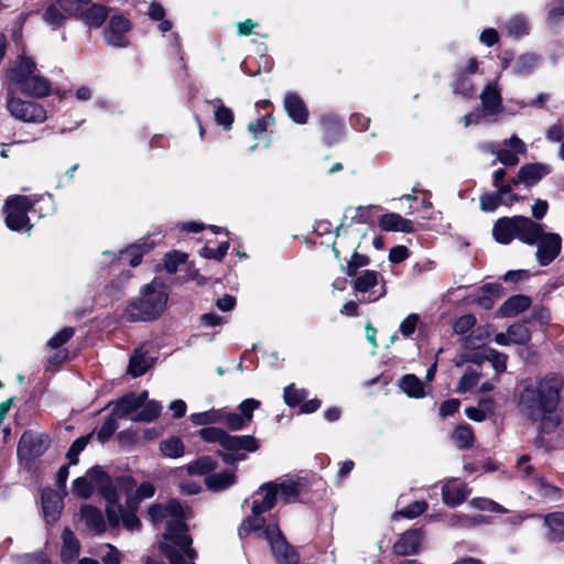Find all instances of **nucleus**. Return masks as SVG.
<instances>
[{
  "mask_svg": "<svg viewBox=\"0 0 564 564\" xmlns=\"http://www.w3.org/2000/svg\"><path fill=\"white\" fill-rule=\"evenodd\" d=\"M563 389V380L556 375H547L535 381L524 382L518 391L519 412L527 419L539 422L536 442L544 446V434H552L561 423L557 405Z\"/></svg>",
  "mask_w": 564,
  "mask_h": 564,
  "instance_id": "1",
  "label": "nucleus"
},
{
  "mask_svg": "<svg viewBox=\"0 0 564 564\" xmlns=\"http://www.w3.org/2000/svg\"><path fill=\"white\" fill-rule=\"evenodd\" d=\"M54 212L51 195H11L3 204L6 226L12 231L31 234L32 224L29 213H40L44 216Z\"/></svg>",
  "mask_w": 564,
  "mask_h": 564,
  "instance_id": "2",
  "label": "nucleus"
},
{
  "mask_svg": "<svg viewBox=\"0 0 564 564\" xmlns=\"http://www.w3.org/2000/svg\"><path fill=\"white\" fill-rule=\"evenodd\" d=\"M199 436L208 443H217L219 449L217 454L221 459L232 465L245 460L247 455L243 452L253 453L259 448V442L251 435H231L218 427H204L199 431Z\"/></svg>",
  "mask_w": 564,
  "mask_h": 564,
  "instance_id": "3",
  "label": "nucleus"
},
{
  "mask_svg": "<svg viewBox=\"0 0 564 564\" xmlns=\"http://www.w3.org/2000/svg\"><path fill=\"white\" fill-rule=\"evenodd\" d=\"M169 294L163 283L153 280L140 290L139 297L127 308L131 321H150L159 317L166 308Z\"/></svg>",
  "mask_w": 564,
  "mask_h": 564,
  "instance_id": "4",
  "label": "nucleus"
},
{
  "mask_svg": "<svg viewBox=\"0 0 564 564\" xmlns=\"http://www.w3.org/2000/svg\"><path fill=\"white\" fill-rule=\"evenodd\" d=\"M8 78L22 94L42 98L50 94V82L36 72V65L31 57L20 55L8 69Z\"/></svg>",
  "mask_w": 564,
  "mask_h": 564,
  "instance_id": "5",
  "label": "nucleus"
},
{
  "mask_svg": "<svg viewBox=\"0 0 564 564\" xmlns=\"http://www.w3.org/2000/svg\"><path fill=\"white\" fill-rule=\"evenodd\" d=\"M543 229V225L524 216L502 217L494 224L492 237L501 245H508L513 239L534 245Z\"/></svg>",
  "mask_w": 564,
  "mask_h": 564,
  "instance_id": "6",
  "label": "nucleus"
},
{
  "mask_svg": "<svg viewBox=\"0 0 564 564\" xmlns=\"http://www.w3.org/2000/svg\"><path fill=\"white\" fill-rule=\"evenodd\" d=\"M132 487L133 485L130 478H118L116 480H110L106 474L105 481L99 485L98 490L107 501L106 512L108 523L113 528L119 527V514L116 507L118 506L121 496L128 495L129 491L132 490Z\"/></svg>",
  "mask_w": 564,
  "mask_h": 564,
  "instance_id": "7",
  "label": "nucleus"
},
{
  "mask_svg": "<svg viewBox=\"0 0 564 564\" xmlns=\"http://www.w3.org/2000/svg\"><path fill=\"white\" fill-rule=\"evenodd\" d=\"M7 110L13 118L29 123L39 124L47 119V111L42 105L14 96L8 97Z\"/></svg>",
  "mask_w": 564,
  "mask_h": 564,
  "instance_id": "8",
  "label": "nucleus"
},
{
  "mask_svg": "<svg viewBox=\"0 0 564 564\" xmlns=\"http://www.w3.org/2000/svg\"><path fill=\"white\" fill-rule=\"evenodd\" d=\"M265 539L271 544L273 555L276 561L282 564H295L297 561L294 550L288 544L282 536L281 531L275 525H268L263 530Z\"/></svg>",
  "mask_w": 564,
  "mask_h": 564,
  "instance_id": "9",
  "label": "nucleus"
},
{
  "mask_svg": "<svg viewBox=\"0 0 564 564\" xmlns=\"http://www.w3.org/2000/svg\"><path fill=\"white\" fill-rule=\"evenodd\" d=\"M536 245L535 258L541 265L550 264L561 252L562 239L557 234L542 230Z\"/></svg>",
  "mask_w": 564,
  "mask_h": 564,
  "instance_id": "10",
  "label": "nucleus"
},
{
  "mask_svg": "<svg viewBox=\"0 0 564 564\" xmlns=\"http://www.w3.org/2000/svg\"><path fill=\"white\" fill-rule=\"evenodd\" d=\"M105 481V473L99 467L90 468L84 476L74 479L72 482V491L79 498H89L95 489H99V485Z\"/></svg>",
  "mask_w": 564,
  "mask_h": 564,
  "instance_id": "11",
  "label": "nucleus"
},
{
  "mask_svg": "<svg viewBox=\"0 0 564 564\" xmlns=\"http://www.w3.org/2000/svg\"><path fill=\"white\" fill-rule=\"evenodd\" d=\"M130 28V22L123 15H112L104 30V40L113 47H124L129 43L127 33Z\"/></svg>",
  "mask_w": 564,
  "mask_h": 564,
  "instance_id": "12",
  "label": "nucleus"
},
{
  "mask_svg": "<svg viewBox=\"0 0 564 564\" xmlns=\"http://www.w3.org/2000/svg\"><path fill=\"white\" fill-rule=\"evenodd\" d=\"M48 446V440L44 434L25 432L18 445V455L21 459H31L42 455Z\"/></svg>",
  "mask_w": 564,
  "mask_h": 564,
  "instance_id": "13",
  "label": "nucleus"
},
{
  "mask_svg": "<svg viewBox=\"0 0 564 564\" xmlns=\"http://www.w3.org/2000/svg\"><path fill=\"white\" fill-rule=\"evenodd\" d=\"M503 149L496 150L490 144V152L497 156V160L507 166L517 165L519 162L518 154H524L527 147L517 135H511L503 141Z\"/></svg>",
  "mask_w": 564,
  "mask_h": 564,
  "instance_id": "14",
  "label": "nucleus"
},
{
  "mask_svg": "<svg viewBox=\"0 0 564 564\" xmlns=\"http://www.w3.org/2000/svg\"><path fill=\"white\" fill-rule=\"evenodd\" d=\"M481 373L473 368H467L457 386V392H489L494 390L495 382L487 380L480 383Z\"/></svg>",
  "mask_w": 564,
  "mask_h": 564,
  "instance_id": "15",
  "label": "nucleus"
},
{
  "mask_svg": "<svg viewBox=\"0 0 564 564\" xmlns=\"http://www.w3.org/2000/svg\"><path fill=\"white\" fill-rule=\"evenodd\" d=\"M484 116H494L502 111L500 89L496 80L488 83L480 94Z\"/></svg>",
  "mask_w": 564,
  "mask_h": 564,
  "instance_id": "16",
  "label": "nucleus"
},
{
  "mask_svg": "<svg viewBox=\"0 0 564 564\" xmlns=\"http://www.w3.org/2000/svg\"><path fill=\"white\" fill-rule=\"evenodd\" d=\"M278 492L272 481L265 482L254 492L251 511L253 513H263L272 509L276 502Z\"/></svg>",
  "mask_w": 564,
  "mask_h": 564,
  "instance_id": "17",
  "label": "nucleus"
},
{
  "mask_svg": "<svg viewBox=\"0 0 564 564\" xmlns=\"http://www.w3.org/2000/svg\"><path fill=\"white\" fill-rule=\"evenodd\" d=\"M147 399V391L140 394L131 393L124 395L115 403L112 409L113 416H117L118 419L129 416L132 420V416L138 413L139 409Z\"/></svg>",
  "mask_w": 564,
  "mask_h": 564,
  "instance_id": "18",
  "label": "nucleus"
},
{
  "mask_svg": "<svg viewBox=\"0 0 564 564\" xmlns=\"http://www.w3.org/2000/svg\"><path fill=\"white\" fill-rule=\"evenodd\" d=\"M466 484L457 479H448L442 487V499L446 506L456 507L469 496Z\"/></svg>",
  "mask_w": 564,
  "mask_h": 564,
  "instance_id": "19",
  "label": "nucleus"
},
{
  "mask_svg": "<svg viewBox=\"0 0 564 564\" xmlns=\"http://www.w3.org/2000/svg\"><path fill=\"white\" fill-rule=\"evenodd\" d=\"M550 173V167L542 163H530L520 167L518 171L517 177H514L511 182L513 185H518L520 183L525 186L535 185L543 176Z\"/></svg>",
  "mask_w": 564,
  "mask_h": 564,
  "instance_id": "20",
  "label": "nucleus"
},
{
  "mask_svg": "<svg viewBox=\"0 0 564 564\" xmlns=\"http://www.w3.org/2000/svg\"><path fill=\"white\" fill-rule=\"evenodd\" d=\"M42 508L46 522H55L63 509V497L52 489L42 492Z\"/></svg>",
  "mask_w": 564,
  "mask_h": 564,
  "instance_id": "21",
  "label": "nucleus"
},
{
  "mask_svg": "<svg viewBox=\"0 0 564 564\" xmlns=\"http://www.w3.org/2000/svg\"><path fill=\"white\" fill-rule=\"evenodd\" d=\"M80 521L95 533L106 531L107 522L99 509L90 505H83L79 509Z\"/></svg>",
  "mask_w": 564,
  "mask_h": 564,
  "instance_id": "22",
  "label": "nucleus"
},
{
  "mask_svg": "<svg viewBox=\"0 0 564 564\" xmlns=\"http://www.w3.org/2000/svg\"><path fill=\"white\" fill-rule=\"evenodd\" d=\"M421 530H409L393 545V551L398 555H410L417 552L422 542Z\"/></svg>",
  "mask_w": 564,
  "mask_h": 564,
  "instance_id": "23",
  "label": "nucleus"
},
{
  "mask_svg": "<svg viewBox=\"0 0 564 564\" xmlns=\"http://www.w3.org/2000/svg\"><path fill=\"white\" fill-rule=\"evenodd\" d=\"M284 108L290 118L296 123H305L307 120V108L300 96L288 94L284 98Z\"/></svg>",
  "mask_w": 564,
  "mask_h": 564,
  "instance_id": "24",
  "label": "nucleus"
},
{
  "mask_svg": "<svg viewBox=\"0 0 564 564\" xmlns=\"http://www.w3.org/2000/svg\"><path fill=\"white\" fill-rule=\"evenodd\" d=\"M379 225L383 230L387 231H400V232H413L414 225L410 219L403 218L401 215L395 213H389L383 215Z\"/></svg>",
  "mask_w": 564,
  "mask_h": 564,
  "instance_id": "25",
  "label": "nucleus"
},
{
  "mask_svg": "<svg viewBox=\"0 0 564 564\" xmlns=\"http://www.w3.org/2000/svg\"><path fill=\"white\" fill-rule=\"evenodd\" d=\"M531 300L527 295H513L509 297L499 308V315L502 317H513L528 310Z\"/></svg>",
  "mask_w": 564,
  "mask_h": 564,
  "instance_id": "26",
  "label": "nucleus"
},
{
  "mask_svg": "<svg viewBox=\"0 0 564 564\" xmlns=\"http://www.w3.org/2000/svg\"><path fill=\"white\" fill-rule=\"evenodd\" d=\"M275 485V490L280 499L284 502L295 501L301 491V485L297 480L292 478L278 479L272 481Z\"/></svg>",
  "mask_w": 564,
  "mask_h": 564,
  "instance_id": "27",
  "label": "nucleus"
},
{
  "mask_svg": "<svg viewBox=\"0 0 564 564\" xmlns=\"http://www.w3.org/2000/svg\"><path fill=\"white\" fill-rule=\"evenodd\" d=\"M63 545L61 550V557L65 564L72 563L79 554V542L74 533L65 529L62 533Z\"/></svg>",
  "mask_w": 564,
  "mask_h": 564,
  "instance_id": "28",
  "label": "nucleus"
},
{
  "mask_svg": "<svg viewBox=\"0 0 564 564\" xmlns=\"http://www.w3.org/2000/svg\"><path fill=\"white\" fill-rule=\"evenodd\" d=\"M547 528V539L553 542L564 540V513L554 512L544 518Z\"/></svg>",
  "mask_w": 564,
  "mask_h": 564,
  "instance_id": "29",
  "label": "nucleus"
},
{
  "mask_svg": "<svg viewBox=\"0 0 564 564\" xmlns=\"http://www.w3.org/2000/svg\"><path fill=\"white\" fill-rule=\"evenodd\" d=\"M236 482V475L234 471H221L209 475L205 478V484L208 489L214 491H221L231 487Z\"/></svg>",
  "mask_w": 564,
  "mask_h": 564,
  "instance_id": "30",
  "label": "nucleus"
},
{
  "mask_svg": "<svg viewBox=\"0 0 564 564\" xmlns=\"http://www.w3.org/2000/svg\"><path fill=\"white\" fill-rule=\"evenodd\" d=\"M400 389L410 398L421 399L425 395L423 382L414 375H405L400 380Z\"/></svg>",
  "mask_w": 564,
  "mask_h": 564,
  "instance_id": "31",
  "label": "nucleus"
},
{
  "mask_svg": "<svg viewBox=\"0 0 564 564\" xmlns=\"http://www.w3.org/2000/svg\"><path fill=\"white\" fill-rule=\"evenodd\" d=\"M68 14H66L58 6L57 1L47 6L43 13V21L53 30H57L63 26Z\"/></svg>",
  "mask_w": 564,
  "mask_h": 564,
  "instance_id": "32",
  "label": "nucleus"
},
{
  "mask_svg": "<svg viewBox=\"0 0 564 564\" xmlns=\"http://www.w3.org/2000/svg\"><path fill=\"white\" fill-rule=\"evenodd\" d=\"M84 19V22L90 28H99L105 22L108 10L104 6H88L84 9V12L80 13Z\"/></svg>",
  "mask_w": 564,
  "mask_h": 564,
  "instance_id": "33",
  "label": "nucleus"
},
{
  "mask_svg": "<svg viewBox=\"0 0 564 564\" xmlns=\"http://www.w3.org/2000/svg\"><path fill=\"white\" fill-rule=\"evenodd\" d=\"M273 123V118L271 116H263L257 120L254 123L249 124V131L253 135L254 139L259 140L263 148L269 147L270 139L267 135V129L270 124Z\"/></svg>",
  "mask_w": 564,
  "mask_h": 564,
  "instance_id": "34",
  "label": "nucleus"
},
{
  "mask_svg": "<svg viewBox=\"0 0 564 564\" xmlns=\"http://www.w3.org/2000/svg\"><path fill=\"white\" fill-rule=\"evenodd\" d=\"M264 523L265 520L262 517V513H253L251 511V514L241 522L238 529L239 536L245 538L252 532H260V535H264L263 531H261Z\"/></svg>",
  "mask_w": 564,
  "mask_h": 564,
  "instance_id": "35",
  "label": "nucleus"
},
{
  "mask_svg": "<svg viewBox=\"0 0 564 564\" xmlns=\"http://www.w3.org/2000/svg\"><path fill=\"white\" fill-rule=\"evenodd\" d=\"M379 273L371 270L362 271L354 280V289L359 293H367L378 285Z\"/></svg>",
  "mask_w": 564,
  "mask_h": 564,
  "instance_id": "36",
  "label": "nucleus"
},
{
  "mask_svg": "<svg viewBox=\"0 0 564 564\" xmlns=\"http://www.w3.org/2000/svg\"><path fill=\"white\" fill-rule=\"evenodd\" d=\"M161 405L156 401H144L138 413L132 416L135 422H151L159 417L161 413Z\"/></svg>",
  "mask_w": 564,
  "mask_h": 564,
  "instance_id": "37",
  "label": "nucleus"
},
{
  "mask_svg": "<svg viewBox=\"0 0 564 564\" xmlns=\"http://www.w3.org/2000/svg\"><path fill=\"white\" fill-rule=\"evenodd\" d=\"M161 453L170 458H178L184 454V444L178 437H170L160 443Z\"/></svg>",
  "mask_w": 564,
  "mask_h": 564,
  "instance_id": "38",
  "label": "nucleus"
},
{
  "mask_svg": "<svg viewBox=\"0 0 564 564\" xmlns=\"http://www.w3.org/2000/svg\"><path fill=\"white\" fill-rule=\"evenodd\" d=\"M216 466L217 463L212 457L203 456L189 463L186 466V470L189 475H205L214 470Z\"/></svg>",
  "mask_w": 564,
  "mask_h": 564,
  "instance_id": "39",
  "label": "nucleus"
},
{
  "mask_svg": "<svg viewBox=\"0 0 564 564\" xmlns=\"http://www.w3.org/2000/svg\"><path fill=\"white\" fill-rule=\"evenodd\" d=\"M224 415V409L220 410H209L199 413H193L191 415V421L195 425H208L221 422Z\"/></svg>",
  "mask_w": 564,
  "mask_h": 564,
  "instance_id": "40",
  "label": "nucleus"
},
{
  "mask_svg": "<svg viewBox=\"0 0 564 564\" xmlns=\"http://www.w3.org/2000/svg\"><path fill=\"white\" fill-rule=\"evenodd\" d=\"M539 65L538 57L533 54L521 55L513 64L512 70L516 75L531 73Z\"/></svg>",
  "mask_w": 564,
  "mask_h": 564,
  "instance_id": "41",
  "label": "nucleus"
},
{
  "mask_svg": "<svg viewBox=\"0 0 564 564\" xmlns=\"http://www.w3.org/2000/svg\"><path fill=\"white\" fill-rule=\"evenodd\" d=\"M453 441L459 448L469 447L475 441L473 430L468 425H459L453 432Z\"/></svg>",
  "mask_w": 564,
  "mask_h": 564,
  "instance_id": "42",
  "label": "nucleus"
},
{
  "mask_svg": "<svg viewBox=\"0 0 564 564\" xmlns=\"http://www.w3.org/2000/svg\"><path fill=\"white\" fill-rule=\"evenodd\" d=\"M151 366L149 359L141 352L135 351L130 359L128 372L132 377H139L143 375Z\"/></svg>",
  "mask_w": 564,
  "mask_h": 564,
  "instance_id": "43",
  "label": "nucleus"
},
{
  "mask_svg": "<svg viewBox=\"0 0 564 564\" xmlns=\"http://www.w3.org/2000/svg\"><path fill=\"white\" fill-rule=\"evenodd\" d=\"M145 245L131 246L121 251V259L127 261L130 265L135 267L141 262L142 256L149 251Z\"/></svg>",
  "mask_w": 564,
  "mask_h": 564,
  "instance_id": "44",
  "label": "nucleus"
},
{
  "mask_svg": "<svg viewBox=\"0 0 564 564\" xmlns=\"http://www.w3.org/2000/svg\"><path fill=\"white\" fill-rule=\"evenodd\" d=\"M509 337L512 344L523 345L530 340L531 334L524 324L516 323L508 327Z\"/></svg>",
  "mask_w": 564,
  "mask_h": 564,
  "instance_id": "45",
  "label": "nucleus"
},
{
  "mask_svg": "<svg viewBox=\"0 0 564 564\" xmlns=\"http://www.w3.org/2000/svg\"><path fill=\"white\" fill-rule=\"evenodd\" d=\"M215 121L225 129H230L234 122L232 111L225 107L220 100L215 101Z\"/></svg>",
  "mask_w": 564,
  "mask_h": 564,
  "instance_id": "46",
  "label": "nucleus"
},
{
  "mask_svg": "<svg viewBox=\"0 0 564 564\" xmlns=\"http://www.w3.org/2000/svg\"><path fill=\"white\" fill-rule=\"evenodd\" d=\"M155 494V487L151 482H142L137 489L135 497L127 498L129 508H134L141 500L149 499Z\"/></svg>",
  "mask_w": 564,
  "mask_h": 564,
  "instance_id": "47",
  "label": "nucleus"
},
{
  "mask_svg": "<svg viewBox=\"0 0 564 564\" xmlns=\"http://www.w3.org/2000/svg\"><path fill=\"white\" fill-rule=\"evenodd\" d=\"M427 508V503L425 501H415L414 503L408 506L404 509H401L393 513L392 518L394 520L399 519L400 517L413 519L420 514H422Z\"/></svg>",
  "mask_w": 564,
  "mask_h": 564,
  "instance_id": "48",
  "label": "nucleus"
},
{
  "mask_svg": "<svg viewBox=\"0 0 564 564\" xmlns=\"http://www.w3.org/2000/svg\"><path fill=\"white\" fill-rule=\"evenodd\" d=\"M454 91L463 96H469L475 91V85L465 73H458L455 83L453 84Z\"/></svg>",
  "mask_w": 564,
  "mask_h": 564,
  "instance_id": "49",
  "label": "nucleus"
},
{
  "mask_svg": "<svg viewBox=\"0 0 564 564\" xmlns=\"http://www.w3.org/2000/svg\"><path fill=\"white\" fill-rule=\"evenodd\" d=\"M90 0H57L58 6L62 10L70 15L80 14L84 9L89 4Z\"/></svg>",
  "mask_w": 564,
  "mask_h": 564,
  "instance_id": "50",
  "label": "nucleus"
},
{
  "mask_svg": "<svg viewBox=\"0 0 564 564\" xmlns=\"http://www.w3.org/2000/svg\"><path fill=\"white\" fill-rule=\"evenodd\" d=\"M307 397L305 390H300L290 384L284 389V401L289 406H295L300 404Z\"/></svg>",
  "mask_w": 564,
  "mask_h": 564,
  "instance_id": "51",
  "label": "nucleus"
},
{
  "mask_svg": "<svg viewBox=\"0 0 564 564\" xmlns=\"http://www.w3.org/2000/svg\"><path fill=\"white\" fill-rule=\"evenodd\" d=\"M186 253L180 251H171L165 254L164 268L169 273H174L181 263L185 262Z\"/></svg>",
  "mask_w": 564,
  "mask_h": 564,
  "instance_id": "52",
  "label": "nucleus"
},
{
  "mask_svg": "<svg viewBox=\"0 0 564 564\" xmlns=\"http://www.w3.org/2000/svg\"><path fill=\"white\" fill-rule=\"evenodd\" d=\"M117 512L119 514V524L121 523L129 531L140 529V520L133 512L124 511L121 506H118Z\"/></svg>",
  "mask_w": 564,
  "mask_h": 564,
  "instance_id": "53",
  "label": "nucleus"
},
{
  "mask_svg": "<svg viewBox=\"0 0 564 564\" xmlns=\"http://www.w3.org/2000/svg\"><path fill=\"white\" fill-rule=\"evenodd\" d=\"M486 351L485 358L491 362L497 376L502 373L507 368V356L494 349Z\"/></svg>",
  "mask_w": 564,
  "mask_h": 564,
  "instance_id": "54",
  "label": "nucleus"
},
{
  "mask_svg": "<svg viewBox=\"0 0 564 564\" xmlns=\"http://www.w3.org/2000/svg\"><path fill=\"white\" fill-rule=\"evenodd\" d=\"M89 438H90L89 435L82 436L73 443V445L70 446V448L68 449V452L66 454V456L69 460V465L77 464V462H78L77 456L87 446Z\"/></svg>",
  "mask_w": 564,
  "mask_h": 564,
  "instance_id": "55",
  "label": "nucleus"
},
{
  "mask_svg": "<svg viewBox=\"0 0 564 564\" xmlns=\"http://www.w3.org/2000/svg\"><path fill=\"white\" fill-rule=\"evenodd\" d=\"M117 416L111 412L110 416L100 426L97 436L101 442L108 440L118 429Z\"/></svg>",
  "mask_w": 564,
  "mask_h": 564,
  "instance_id": "56",
  "label": "nucleus"
},
{
  "mask_svg": "<svg viewBox=\"0 0 564 564\" xmlns=\"http://www.w3.org/2000/svg\"><path fill=\"white\" fill-rule=\"evenodd\" d=\"M259 406L260 401L256 399H246L239 404V414L245 419L247 424L252 420L253 411L259 409Z\"/></svg>",
  "mask_w": 564,
  "mask_h": 564,
  "instance_id": "57",
  "label": "nucleus"
},
{
  "mask_svg": "<svg viewBox=\"0 0 564 564\" xmlns=\"http://www.w3.org/2000/svg\"><path fill=\"white\" fill-rule=\"evenodd\" d=\"M228 429L239 431L247 426V423L239 413H231L224 409L223 420Z\"/></svg>",
  "mask_w": 564,
  "mask_h": 564,
  "instance_id": "58",
  "label": "nucleus"
},
{
  "mask_svg": "<svg viewBox=\"0 0 564 564\" xmlns=\"http://www.w3.org/2000/svg\"><path fill=\"white\" fill-rule=\"evenodd\" d=\"M229 248V242L225 241L221 242L216 249L204 247L199 253L202 257L207 259H215V260H221L225 254L227 253V250Z\"/></svg>",
  "mask_w": 564,
  "mask_h": 564,
  "instance_id": "59",
  "label": "nucleus"
},
{
  "mask_svg": "<svg viewBox=\"0 0 564 564\" xmlns=\"http://www.w3.org/2000/svg\"><path fill=\"white\" fill-rule=\"evenodd\" d=\"M74 335V329L70 327L63 328L55 334L48 341L47 346L52 349H56L67 343Z\"/></svg>",
  "mask_w": 564,
  "mask_h": 564,
  "instance_id": "60",
  "label": "nucleus"
},
{
  "mask_svg": "<svg viewBox=\"0 0 564 564\" xmlns=\"http://www.w3.org/2000/svg\"><path fill=\"white\" fill-rule=\"evenodd\" d=\"M369 263V259L368 257L364 256V254H359V253H354L349 260V262L347 263V267H346V273L349 275V276H352L356 274V271L361 268V267H366L367 264Z\"/></svg>",
  "mask_w": 564,
  "mask_h": 564,
  "instance_id": "61",
  "label": "nucleus"
},
{
  "mask_svg": "<svg viewBox=\"0 0 564 564\" xmlns=\"http://www.w3.org/2000/svg\"><path fill=\"white\" fill-rule=\"evenodd\" d=\"M508 31L511 35L518 37L528 32V25L523 18L514 17L508 22Z\"/></svg>",
  "mask_w": 564,
  "mask_h": 564,
  "instance_id": "62",
  "label": "nucleus"
},
{
  "mask_svg": "<svg viewBox=\"0 0 564 564\" xmlns=\"http://www.w3.org/2000/svg\"><path fill=\"white\" fill-rule=\"evenodd\" d=\"M476 323V318L471 314L463 315L454 324V332L456 334L467 333Z\"/></svg>",
  "mask_w": 564,
  "mask_h": 564,
  "instance_id": "63",
  "label": "nucleus"
},
{
  "mask_svg": "<svg viewBox=\"0 0 564 564\" xmlns=\"http://www.w3.org/2000/svg\"><path fill=\"white\" fill-rule=\"evenodd\" d=\"M419 315L417 314H410L408 315L400 324V332L403 336H410L414 333L416 325L419 323Z\"/></svg>",
  "mask_w": 564,
  "mask_h": 564,
  "instance_id": "64",
  "label": "nucleus"
}]
</instances>
